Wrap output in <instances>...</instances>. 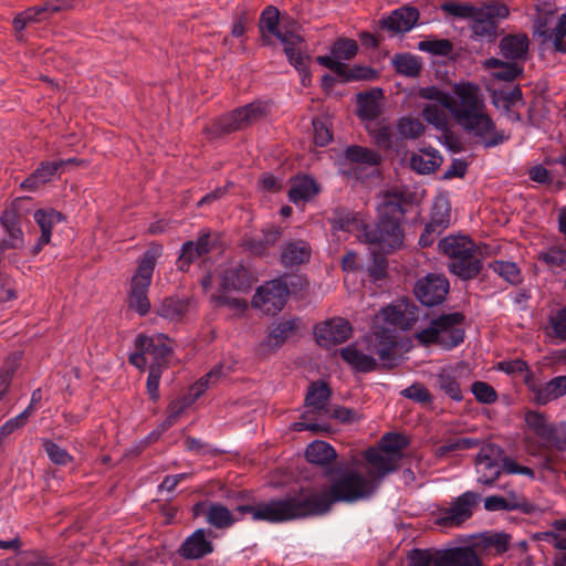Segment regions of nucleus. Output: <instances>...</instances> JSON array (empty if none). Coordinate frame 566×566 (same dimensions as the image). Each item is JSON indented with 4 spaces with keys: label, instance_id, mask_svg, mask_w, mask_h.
I'll use <instances>...</instances> for the list:
<instances>
[{
    "label": "nucleus",
    "instance_id": "obj_1",
    "mask_svg": "<svg viewBox=\"0 0 566 566\" xmlns=\"http://www.w3.org/2000/svg\"><path fill=\"white\" fill-rule=\"evenodd\" d=\"M413 202V195L399 189H390L384 193V200L377 206L374 224H361L365 241L379 244L388 252L399 249L403 243L401 223L408 211L407 207Z\"/></svg>",
    "mask_w": 566,
    "mask_h": 566
},
{
    "label": "nucleus",
    "instance_id": "obj_2",
    "mask_svg": "<svg viewBox=\"0 0 566 566\" xmlns=\"http://www.w3.org/2000/svg\"><path fill=\"white\" fill-rule=\"evenodd\" d=\"M454 93L461 101L451 107L457 123L467 132L483 139L485 148L495 147L509 139L504 130H496L495 123L486 113L480 112V88L472 82L454 84Z\"/></svg>",
    "mask_w": 566,
    "mask_h": 566
},
{
    "label": "nucleus",
    "instance_id": "obj_3",
    "mask_svg": "<svg viewBox=\"0 0 566 566\" xmlns=\"http://www.w3.org/2000/svg\"><path fill=\"white\" fill-rule=\"evenodd\" d=\"M280 11L273 6H268L261 13L260 17V30H261V43L262 45H271V38L265 32L274 35L283 44V52L287 57L289 63L298 72L301 76V83L304 87H308L312 84V72L310 69V62L312 56L306 53L302 45L305 44V40L300 34L294 33L290 30L282 31L279 28Z\"/></svg>",
    "mask_w": 566,
    "mask_h": 566
},
{
    "label": "nucleus",
    "instance_id": "obj_4",
    "mask_svg": "<svg viewBox=\"0 0 566 566\" xmlns=\"http://www.w3.org/2000/svg\"><path fill=\"white\" fill-rule=\"evenodd\" d=\"M324 476L331 480L329 486L325 490L333 504L354 503L368 497L375 490L371 481L363 474L340 465L326 468Z\"/></svg>",
    "mask_w": 566,
    "mask_h": 566
},
{
    "label": "nucleus",
    "instance_id": "obj_5",
    "mask_svg": "<svg viewBox=\"0 0 566 566\" xmlns=\"http://www.w3.org/2000/svg\"><path fill=\"white\" fill-rule=\"evenodd\" d=\"M163 248L159 244L149 247L139 259L135 273L130 280L128 293V307L139 316H146L150 310L147 296L157 259L161 255Z\"/></svg>",
    "mask_w": 566,
    "mask_h": 566
},
{
    "label": "nucleus",
    "instance_id": "obj_6",
    "mask_svg": "<svg viewBox=\"0 0 566 566\" xmlns=\"http://www.w3.org/2000/svg\"><path fill=\"white\" fill-rule=\"evenodd\" d=\"M409 444L410 440L403 433L386 432L379 441V448L389 457H384L378 449L370 447L364 452V459L376 470L377 478L381 479L398 470V460L402 458V450Z\"/></svg>",
    "mask_w": 566,
    "mask_h": 566
},
{
    "label": "nucleus",
    "instance_id": "obj_7",
    "mask_svg": "<svg viewBox=\"0 0 566 566\" xmlns=\"http://www.w3.org/2000/svg\"><path fill=\"white\" fill-rule=\"evenodd\" d=\"M269 114L270 107L268 102L255 99L219 117L212 124L210 130L214 137H222L238 130H243L266 118Z\"/></svg>",
    "mask_w": 566,
    "mask_h": 566
},
{
    "label": "nucleus",
    "instance_id": "obj_8",
    "mask_svg": "<svg viewBox=\"0 0 566 566\" xmlns=\"http://www.w3.org/2000/svg\"><path fill=\"white\" fill-rule=\"evenodd\" d=\"M289 296L285 283L276 277L256 289L252 306L261 308L266 315L275 316L285 307Z\"/></svg>",
    "mask_w": 566,
    "mask_h": 566
},
{
    "label": "nucleus",
    "instance_id": "obj_9",
    "mask_svg": "<svg viewBox=\"0 0 566 566\" xmlns=\"http://www.w3.org/2000/svg\"><path fill=\"white\" fill-rule=\"evenodd\" d=\"M449 292V280L441 273H428L418 279L413 286L416 298L426 307H434L442 304Z\"/></svg>",
    "mask_w": 566,
    "mask_h": 566
},
{
    "label": "nucleus",
    "instance_id": "obj_10",
    "mask_svg": "<svg viewBox=\"0 0 566 566\" xmlns=\"http://www.w3.org/2000/svg\"><path fill=\"white\" fill-rule=\"evenodd\" d=\"M478 464H485V469L491 470L499 467V462H502V471L509 474H522L531 479L535 478V472L532 468L521 465L511 457L506 455L504 450L495 443H486L481 447L479 453L475 457Z\"/></svg>",
    "mask_w": 566,
    "mask_h": 566
},
{
    "label": "nucleus",
    "instance_id": "obj_11",
    "mask_svg": "<svg viewBox=\"0 0 566 566\" xmlns=\"http://www.w3.org/2000/svg\"><path fill=\"white\" fill-rule=\"evenodd\" d=\"M292 520L304 518L308 516H321L328 513L333 503L325 490L313 492L305 499L287 496Z\"/></svg>",
    "mask_w": 566,
    "mask_h": 566
},
{
    "label": "nucleus",
    "instance_id": "obj_12",
    "mask_svg": "<svg viewBox=\"0 0 566 566\" xmlns=\"http://www.w3.org/2000/svg\"><path fill=\"white\" fill-rule=\"evenodd\" d=\"M314 335L319 346L331 348L347 342L353 336V326L346 318L333 317L315 325Z\"/></svg>",
    "mask_w": 566,
    "mask_h": 566
},
{
    "label": "nucleus",
    "instance_id": "obj_13",
    "mask_svg": "<svg viewBox=\"0 0 566 566\" xmlns=\"http://www.w3.org/2000/svg\"><path fill=\"white\" fill-rule=\"evenodd\" d=\"M480 495L473 491H467L458 496L452 505L443 509V515L436 520V524L442 527L460 526L468 521L472 514V509L478 504Z\"/></svg>",
    "mask_w": 566,
    "mask_h": 566
},
{
    "label": "nucleus",
    "instance_id": "obj_14",
    "mask_svg": "<svg viewBox=\"0 0 566 566\" xmlns=\"http://www.w3.org/2000/svg\"><path fill=\"white\" fill-rule=\"evenodd\" d=\"M398 346V337L395 329L386 327H377L370 335L369 349L376 353L382 361L380 368L392 369L397 366L396 348Z\"/></svg>",
    "mask_w": 566,
    "mask_h": 566
},
{
    "label": "nucleus",
    "instance_id": "obj_15",
    "mask_svg": "<svg viewBox=\"0 0 566 566\" xmlns=\"http://www.w3.org/2000/svg\"><path fill=\"white\" fill-rule=\"evenodd\" d=\"M168 340L170 339L165 334L156 336L139 334L135 339V346L146 348L153 358L149 366H157L159 370L164 371L169 368V359L174 354L172 347L167 344Z\"/></svg>",
    "mask_w": 566,
    "mask_h": 566
},
{
    "label": "nucleus",
    "instance_id": "obj_16",
    "mask_svg": "<svg viewBox=\"0 0 566 566\" xmlns=\"http://www.w3.org/2000/svg\"><path fill=\"white\" fill-rule=\"evenodd\" d=\"M419 10L412 6H402L387 17L377 21V28L389 32L406 33L410 31L419 20Z\"/></svg>",
    "mask_w": 566,
    "mask_h": 566
},
{
    "label": "nucleus",
    "instance_id": "obj_17",
    "mask_svg": "<svg viewBox=\"0 0 566 566\" xmlns=\"http://www.w3.org/2000/svg\"><path fill=\"white\" fill-rule=\"evenodd\" d=\"M207 536L214 537L216 535L211 530L206 531L205 528H197L182 542L177 551L178 555L187 560H195L211 554L214 546Z\"/></svg>",
    "mask_w": 566,
    "mask_h": 566
},
{
    "label": "nucleus",
    "instance_id": "obj_18",
    "mask_svg": "<svg viewBox=\"0 0 566 566\" xmlns=\"http://www.w3.org/2000/svg\"><path fill=\"white\" fill-rule=\"evenodd\" d=\"M254 281L255 277L250 269L243 264H238L232 268H227L221 272L219 286L220 291L223 293L229 291L247 293Z\"/></svg>",
    "mask_w": 566,
    "mask_h": 566
},
{
    "label": "nucleus",
    "instance_id": "obj_19",
    "mask_svg": "<svg viewBox=\"0 0 566 566\" xmlns=\"http://www.w3.org/2000/svg\"><path fill=\"white\" fill-rule=\"evenodd\" d=\"M415 337L424 347L436 344L440 345L444 349H452L464 342L465 331L454 329L451 332V335L441 336L439 329H437V327L432 325V322H430V325L427 328L417 332Z\"/></svg>",
    "mask_w": 566,
    "mask_h": 566
},
{
    "label": "nucleus",
    "instance_id": "obj_20",
    "mask_svg": "<svg viewBox=\"0 0 566 566\" xmlns=\"http://www.w3.org/2000/svg\"><path fill=\"white\" fill-rule=\"evenodd\" d=\"M332 396V389L328 382L317 380L310 384L305 396V406L312 407L313 410L302 413L301 419H307L310 413H328L329 408L326 401Z\"/></svg>",
    "mask_w": 566,
    "mask_h": 566
},
{
    "label": "nucleus",
    "instance_id": "obj_21",
    "mask_svg": "<svg viewBox=\"0 0 566 566\" xmlns=\"http://www.w3.org/2000/svg\"><path fill=\"white\" fill-rule=\"evenodd\" d=\"M384 96V90L381 87H373L368 91L357 93V116L361 120H374L378 118L381 114L379 99H382Z\"/></svg>",
    "mask_w": 566,
    "mask_h": 566
},
{
    "label": "nucleus",
    "instance_id": "obj_22",
    "mask_svg": "<svg viewBox=\"0 0 566 566\" xmlns=\"http://www.w3.org/2000/svg\"><path fill=\"white\" fill-rule=\"evenodd\" d=\"M254 520L270 523L292 521L289 497L271 500L268 503H258Z\"/></svg>",
    "mask_w": 566,
    "mask_h": 566
},
{
    "label": "nucleus",
    "instance_id": "obj_23",
    "mask_svg": "<svg viewBox=\"0 0 566 566\" xmlns=\"http://www.w3.org/2000/svg\"><path fill=\"white\" fill-rule=\"evenodd\" d=\"M530 39L525 33L507 34L499 42V49L502 56L512 62L527 59Z\"/></svg>",
    "mask_w": 566,
    "mask_h": 566
},
{
    "label": "nucleus",
    "instance_id": "obj_24",
    "mask_svg": "<svg viewBox=\"0 0 566 566\" xmlns=\"http://www.w3.org/2000/svg\"><path fill=\"white\" fill-rule=\"evenodd\" d=\"M479 250L468 251L448 264L449 271L461 281L475 279L482 271V260L476 256Z\"/></svg>",
    "mask_w": 566,
    "mask_h": 566
},
{
    "label": "nucleus",
    "instance_id": "obj_25",
    "mask_svg": "<svg viewBox=\"0 0 566 566\" xmlns=\"http://www.w3.org/2000/svg\"><path fill=\"white\" fill-rule=\"evenodd\" d=\"M290 182L291 188L287 192V197L293 203L308 201L321 191V187L314 177L306 174H297L291 177Z\"/></svg>",
    "mask_w": 566,
    "mask_h": 566
},
{
    "label": "nucleus",
    "instance_id": "obj_26",
    "mask_svg": "<svg viewBox=\"0 0 566 566\" xmlns=\"http://www.w3.org/2000/svg\"><path fill=\"white\" fill-rule=\"evenodd\" d=\"M298 318L280 321L274 328L268 334L266 339L261 343L260 350L265 354L274 353L289 338H291L297 329Z\"/></svg>",
    "mask_w": 566,
    "mask_h": 566
},
{
    "label": "nucleus",
    "instance_id": "obj_27",
    "mask_svg": "<svg viewBox=\"0 0 566 566\" xmlns=\"http://www.w3.org/2000/svg\"><path fill=\"white\" fill-rule=\"evenodd\" d=\"M339 356L356 373L367 374L380 368L371 355L364 354L354 344L340 348Z\"/></svg>",
    "mask_w": 566,
    "mask_h": 566
},
{
    "label": "nucleus",
    "instance_id": "obj_28",
    "mask_svg": "<svg viewBox=\"0 0 566 566\" xmlns=\"http://www.w3.org/2000/svg\"><path fill=\"white\" fill-rule=\"evenodd\" d=\"M312 255L310 244L303 240L287 242L282 247L280 262L285 268L308 263Z\"/></svg>",
    "mask_w": 566,
    "mask_h": 566
},
{
    "label": "nucleus",
    "instance_id": "obj_29",
    "mask_svg": "<svg viewBox=\"0 0 566 566\" xmlns=\"http://www.w3.org/2000/svg\"><path fill=\"white\" fill-rule=\"evenodd\" d=\"M439 251L455 260L468 253V251L480 250L479 245L469 237L463 234H450L441 239L438 243Z\"/></svg>",
    "mask_w": 566,
    "mask_h": 566
},
{
    "label": "nucleus",
    "instance_id": "obj_30",
    "mask_svg": "<svg viewBox=\"0 0 566 566\" xmlns=\"http://www.w3.org/2000/svg\"><path fill=\"white\" fill-rule=\"evenodd\" d=\"M337 453L332 444L323 440H315L311 442L305 449V459L313 464L324 468H335L332 463L335 462Z\"/></svg>",
    "mask_w": 566,
    "mask_h": 566
},
{
    "label": "nucleus",
    "instance_id": "obj_31",
    "mask_svg": "<svg viewBox=\"0 0 566 566\" xmlns=\"http://www.w3.org/2000/svg\"><path fill=\"white\" fill-rule=\"evenodd\" d=\"M190 302V298L167 296L161 301L160 305L156 307L155 313L163 318L180 322L187 315Z\"/></svg>",
    "mask_w": 566,
    "mask_h": 566
},
{
    "label": "nucleus",
    "instance_id": "obj_32",
    "mask_svg": "<svg viewBox=\"0 0 566 566\" xmlns=\"http://www.w3.org/2000/svg\"><path fill=\"white\" fill-rule=\"evenodd\" d=\"M469 27L472 31V38L489 43L495 42L497 36L503 33V31H499V24L490 18H486V14L482 12V10H479L478 14L473 17Z\"/></svg>",
    "mask_w": 566,
    "mask_h": 566
},
{
    "label": "nucleus",
    "instance_id": "obj_33",
    "mask_svg": "<svg viewBox=\"0 0 566 566\" xmlns=\"http://www.w3.org/2000/svg\"><path fill=\"white\" fill-rule=\"evenodd\" d=\"M418 49L433 55L450 56L452 61L464 57L468 52L467 49L460 48L453 53V43L448 39L423 40L418 43Z\"/></svg>",
    "mask_w": 566,
    "mask_h": 566
},
{
    "label": "nucleus",
    "instance_id": "obj_34",
    "mask_svg": "<svg viewBox=\"0 0 566 566\" xmlns=\"http://www.w3.org/2000/svg\"><path fill=\"white\" fill-rule=\"evenodd\" d=\"M566 395V375L557 376L539 386L533 401L538 406H544L552 400L558 399Z\"/></svg>",
    "mask_w": 566,
    "mask_h": 566
},
{
    "label": "nucleus",
    "instance_id": "obj_35",
    "mask_svg": "<svg viewBox=\"0 0 566 566\" xmlns=\"http://www.w3.org/2000/svg\"><path fill=\"white\" fill-rule=\"evenodd\" d=\"M469 553H473L472 546L434 551V560L432 566H464L470 557Z\"/></svg>",
    "mask_w": 566,
    "mask_h": 566
},
{
    "label": "nucleus",
    "instance_id": "obj_36",
    "mask_svg": "<svg viewBox=\"0 0 566 566\" xmlns=\"http://www.w3.org/2000/svg\"><path fill=\"white\" fill-rule=\"evenodd\" d=\"M20 198L14 199L10 207L6 208L0 216V224L6 230L8 235L14 239L24 240V234L21 228V214L19 212Z\"/></svg>",
    "mask_w": 566,
    "mask_h": 566
},
{
    "label": "nucleus",
    "instance_id": "obj_37",
    "mask_svg": "<svg viewBox=\"0 0 566 566\" xmlns=\"http://www.w3.org/2000/svg\"><path fill=\"white\" fill-rule=\"evenodd\" d=\"M490 93L491 102L495 107H502L505 112H510L511 107L516 103L525 104L523 92L520 84H515L512 90H497L490 86L486 87Z\"/></svg>",
    "mask_w": 566,
    "mask_h": 566
},
{
    "label": "nucleus",
    "instance_id": "obj_38",
    "mask_svg": "<svg viewBox=\"0 0 566 566\" xmlns=\"http://www.w3.org/2000/svg\"><path fill=\"white\" fill-rule=\"evenodd\" d=\"M343 156L344 160L350 164H364L368 166H378L382 160V157L378 151L359 145L347 146Z\"/></svg>",
    "mask_w": 566,
    "mask_h": 566
},
{
    "label": "nucleus",
    "instance_id": "obj_39",
    "mask_svg": "<svg viewBox=\"0 0 566 566\" xmlns=\"http://www.w3.org/2000/svg\"><path fill=\"white\" fill-rule=\"evenodd\" d=\"M328 222L334 231L352 232L361 228V222L358 220L357 214L345 208H336L333 217Z\"/></svg>",
    "mask_w": 566,
    "mask_h": 566
},
{
    "label": "nucleus",
    "instance_id": "obj_40",
    "mask_svg": "<svg viewBox=\"0 0 566 566\" xmlns=\"http://www.w3.org/2000/svg\"><path fill=\"white\" fill-rule=\"evenodd\" d=\"M338 76L343 83L354 81L371 82L379 78V72L371 66L355 64L350 67L345 63V67L338 72Z\"/></svg>",
    "mask_w": 566,
    "mask_h": 566
},
{
    "label": "nucleus",
    "instance_id": "obj_41",
    "mask_svg": "<svg viewBox=\"0 0 566 566\" xmlns=\"http://www.w3.org/2000/svg\"><path fill=\"white\" fill-rule=\"evenodd\" d=\"M237 518L231 511L221 503L211 502L207 511V522L218 528L223 530L235 523Z\"/></svg>",
    "mask_w": 566,
    "mask_h": 566
},
{
    "label": "nucleus",
    "instance_id": "obj_42",
    "mask_svg": "<svg viewBox=\"0 0 566 566\" xmlns=\"http://www.w3.org/2000/svg\"><path fill=\"white\" fill-rule=\"evenodd\" d=\"M392 64L397 73L408 77L419 76L422 70V63L417 56L410 53L395 54Z\"/></svg>",
    "mask_w": 566,
    "mask_h": 566
},
{
    "label": "nucleus",
    "instance_id": "obj_43",
    "mask_svg": "<svg viewBox=\"0 0 566 566\" xmlns=\"http://www.w3.org/2000/svg\"><path fill=\"white\" fill-rule=\"evenodd\" d=\"M450 212L451 207L449 200L443 196L437 197L431 208V218L429 223L439 228V232H441L450 224Z\"/></svg>",
    "mask_w": 566,
    "mask_h": 566
},
{
    "label": "nucleus",
    "instance_id": "obj_44",
    "mask_svg": "<svg viewBox=\"0 0 566 566\" xmlns=\"http://www.w3.org/2000/svg\"><path fill=\"white\" fill-rule=\"evenodd\" d=\"M358 50L357 41L350 38L339 36L333 42L331 54L334 55L336 61H349L357 55Z\"/></svg>",
    "mask_w": 566,
    "mask_h": 566
},
{
    "label": "nucleus",
    "instance_id": "obj_45",
    "mask_svg": "<svg viewBox=\"0 0 566 566\" xmlns=\"http://www.w3.org/2000/svg\"><path fill=\"white\" fill-rule=\"evenodd\" d=\"M437 385L441 391L449 396L454 401L463 399L460 384L454 375L448 369H442L437 374Z\"/></svg>",
    "mask_w": 566,
    "mask_h": 566
},
{
    "label": "nucleus",
    "instance_id": "obj_46",
    "mask_svg": "<svg viewBox=\"0 0 566 566\" xmlns=\"http://www.w3.org/2000/svg\"><path fill=\"white\" fill-rule=\"evenodd\" d=\"M418 95L423 99L437 102L440 106L448 109L449 112L452 111L451 107L455 106V99L449 93L441 91L436 85L420 87Z\"/></svg>",
    "mask_w": 566,
    "mask_h": 566
},
{
    "label": "nucleus",
    "instance_id": "obj_47",
    "mask_svg": "<svg viewBox=\"0 0 566 566\" xmlns=\"http://www.w3.org/2000/svg\"><path fill=\"white\" fill-rule=\"evenodd\" d=\"M479 444L480 441L474 438H451L448 439L443 444L439 446L436 449L434 454L438 458H442L449 454L450 452L473 449Z\"/></svg>",
    "mask_w": 566,
    "mask_h": 566
},
{
    "label": "nucleus",
    "instance_id": "obj_48",
    "mask_svg": "<svg viewBox=\"0 0 566 566\" xmlns=\"http://www.w3.org/2000/svg\"><path fill=\"white\" fill-rule=\"evenodd\" d=\"M441 10L454 18L472 21L480 9L470 2L446 1L441 4Z\"/></svg>",
    "mask_w": 566,
    "mask_h": 566
},
{
    "label": "nucleus",
    "instance_id": "obj_49",
    "mask_svg": "<svg viewBox=\"0 0 566 566\" xmlns=\"http://www.w3.org/2000/svg\"><path fill=\"white\" fill-rule=\"evenodd\" d=\"M431 322L439 329L440 334L448 333V335H451V332L454 329H463L462 327H457V325H462L465 322V315L461 312L443 313Z\"/></svg>",
    "mask_w": 566,
    "mask_h": 566
},
{
    "label": "nucleus",
    "instance_id": "obj_50",
    "mask_svg": "<svg viewBox=\"0 0 566 566\" xmlns=\"http://www.w3.org/2000/svg\"><path fill=\"white\" fill-rule=\"evenodd\" d=\"M541 440L545 441L549 448L566 451V422L560 423L559 427L552 423Z\"/></svg>",
    "mask_w": 566,
    "mask_h": 566
},
{
    "label": "nucleus",
    "instance_id": "obj_51",
    "mask_svg": "<svg viewBox=\"0 0 566 566\" xmlns=\"http://www.w3.org/2000/svg\"><path fill=\"white\" fill-rule=\"evenodd\" d=\"M277 279H282L285 283L289 295L303 296L310 286V281L304 274L284 273Z\"/></svg>",
    "mask_w": 566,
    "mask_h": 566
},
{
    "label": "nucleus",
    "instance_id": "obj_52",
    "mask_svg": "<svg viewBox=\"0 0 566 566\" xmlns=\"http://www.w3.org/2000/svg\"><path fill=\"white\" fill-rule=\"evenodd\" d=\"M21 359L20 353H11L4 360L3 366L0 369V391H4V395L7 394L12 377L19 367V363Z\"/></svg>",
    "mask_w": 566,
    "mask_h": 566
},
{
    "label": "nucleus",
    "instance_id": "obj_53",
    "mask_svg": "<svg viewBox=\"0 0 566 566\" xmlns=\"http://www.w3.org/2000/svg\"><path fill=\"white\" fill-rule=\"evenodd\" d=\"M41 446L49 459L56 465H66L73 461V457L65 449L48 438L41 440Z\"/></svg>",
    "mask_w": 566,
    "mask_h": 566
},
{
    "label": "nucleus",
    "instance_id": "obj_54",
    "mask_svg": "<svg viewBox=\"0 0 566 566\" xmlns=\"http://www.w3.org/2000/svg\"><path fill=\"white\" fill-rule=\"evenodd\" d=\"M421 116L428 124L440 132L449 126L446 113L437 104H427L421 112Z\"/></svg>",
    "mask_w": 566,
    "mask_h": 566
},
{
    "label": "nucleus",
    "instance_id": "obj_55",
    "mask_svg": "<svg viewBox=\"0 0 566 566\" xmlns=\"http://www.w3.org/2000/svg\"><path fill=\"white\" fill-rule=\"evenodd\" d=\"M524 420L530 430L539 439L543 438L552 424L547 422L545 413L537 410H527Z\"/></svg>",
    "mask_w": 566,
    "mask_h": 566
},
{
    "label": "nucleus",
    "instance_id": "obj_56",
    "mask_svg": "<svg viewBox=\"0 0 566 566\" xmlns=\"http://www.w3.org/2000/svg\"><path fill=\"white\" fill-rule=\"evenodd\" d=\"M490 266L509 283L517 285L521 282V271L516 263L509 261H495L490 264Z\"/></svg>",
    "mask_w": 566,
    "mask_h": 566
},
{
    "label": "nucleus",
    "instance_id": "obj_57",
    "mask_svg": "<svg viewBox=\"0 0 566 566\" xmlns=\"http://www.w3.org/2000/svg\"><path fill=\"white\" fill-rule=\"evenodd\" d=\"M397 128L403 138L410 139L420 137L426 130L424 125L418 118L412 117H401L398 120Z\"/></svg>",
    "mask_w": 566,
    "mask_h": 566
},
{
    "label": "nucleus",
    "instance_id": "obj_58",
    "mask_svg": "<svg viewBox=\"0 0 566 566\" xmlns=\"http://www.w3.org/2000/svg\"><path fill=\"white\" fill-rule=\"evenodd\" d=\"M388 261L382 252L371 253V263L367 268L368 275L373 282L387 277Z\"/></svg>",
    "mask_w": 566,
    "mask_h": 566
},
{
    "label": "nucleus",
    "instance_id": "obj_59",
    "mask_svg": "<svg viewBox=\"0 0 566 566\" xmlns=\"http://www.w3.org/2000/svg\"><path fill=\"white\" fill-rule=\"evenodd\" d=\"M34 221L40 227V229H53L54 224L65 221V216L54 210L50 209H38L33 214Z\"/></svg>",
    "mask_w": 566,
    "mask_h": 566
},
{
    "label": "nucleus",
    "instance_id": "obj_60",
    "mask_svg": "<svg viewBox=\"0 0 566 566\" xmlns=\"http://www.w3.org/2000/svg\"><path fill=\"white\" fill-rule=\"evenodd\" d=\"M314 129L313 142L318 147H325L333 140V132L326 119L314 117L312 119Z\"/></svg>",
    "mask_w": 566,
    "mask_h": 566
},
{
    "label": "nucleus",
    "instance_id": "obj_61",
    "mask_svg": "<svg viewBox=\"0 0 566 566\" xmlns=\"http://www.w3.org/2000/svg\"><path fill=\"white\" fill-rule=\"evenodd\" d=\"M480 537L481 542L478 545H481L484 548L494 547L500 554L507 552L510 548L511 535L506 533H494L491 535L484 533Z\"/></svg>",
    "mask_w": 566,
    "mask_h": 566
},
{
    "label": "nucleus",
    "instance_id": "obj_62",
    "mask_svg": "<svg viewBox=\"0 0 566 566\" xmlns=\"http://www.w3.org/2000/svg\"><path fill=\"white\" fill-rule=\"evenodd\" d=\"M471 391L476 401L484 405L494 403L499 398L496 390L490 384L481 380L471 385Z\"/></svg>",
    "mask_w": 566,
    "mask_h": 566
},
{
    "label": "nucleus",
    "instance_id": "obj_63",
    "mask_svg": "<svg viewBox=\"0 0 566 566\" xmlns=\"http://www.w3.org/2000/svg\"><path fill=\"white\" fill-rule=\"evenodd\" d=\"M524 74L523 65L507 61L501 70L493 71L491 76L495 81L512 83Z\"/></svg>",
    "mask_w": 566,
    "mask_h": 566
},
{
    "label": "nucleus",
    "instance_id": "obj_64",
    "mask_svg": "<svg viewBox=\"0 0 566 566\" xmlns=\"http://www.w3.org/2000/svg\"><path fill=\"white\" fill-rule=\"evenodd\" d=\"M442 161V157H438V159H424L418 154H412L410 157V167L417 174L428 175L434 172L441 166Z\"/></svg>",
    "mask_w": 566,
    "mask_h": 566
}]
</instances>
